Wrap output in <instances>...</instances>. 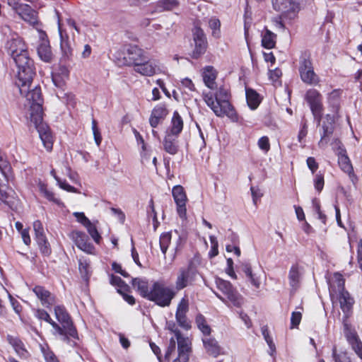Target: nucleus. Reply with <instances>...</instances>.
I'll return each mask as SVG.
<instances>
[{
	"label": "nucleus",
	"instance_id": "nucleus-24",
	"mask_svg": "<svg viewBox=\"0 0 362 362\" xmlns=\"http://www.w3.org/2000/svg\"><path fill=\"white\" fill-rule=\"evenodd\" d=\"M7 47L13 59L19 57L22 54L28 53L27 46L20 37L13 38L8 41Z\"/></svg>",
	"mask_w": 362,
	"mask_h": 362
},
{
	"label": "nucleus",
	"instance_id": "nucleus-45",
	"mask_svg": "<svg viewBox=\"0 0 362 362\" xmlns=\"http://www.w3.org/2000/svg\"><path fill=\"white\" fill-rule=\"evenodd\" d=\"M85 227L86 228L89 235L91 236L93 240L97 244H99L101 240V236L98 231L95 223L90 221Z\"/></svg>",
	"mask_w": 362,
	"mask_h": 362
},
{
	"label": "nucleus",
	"instance_id": "nucleus-7",
	"mask_svg": "<svg viewBox=\"0 0 362 362\" xmlns=\"http://www.w3.org/2000/svg\"><path fill=\"white\" fill-rule=\"evenodd\" d=\"M304 98L310 107L315 121L317 125H320L324 110L322 95L317 90L310 88L306 91Z\"/></svg>",
	"mask_w": 362,
	"mask_h": 362
},
{
	"label": "nucleus",
	"instance_id": "nucleus-15",
	"mask_svg": "<svg viewBox=\"0 0 362 362\" xmlns=\"http://www.w3.org/2000/svg\"><path fill=\"white\" fill-rule=\"evenodd\" d=\"M189 311V299L185 295L179 301L175 312V319L178 325L185 329L190 327L189 322L187 318V313Z\"/></svg>",
	"mask_w": 362,
	"mask_h": 362
},
{
	"label": "nucleus",
	"instance_id": "nucleus-10",
	"mask_svg": "<svg viewBox=\"0 0 362 362\" xmlns=\"http://www.w3.org/2000/svg\"><path fill=\"white\" fill-rule=\"evenodd\" d=\"M134 71L144 76H152L157 74H167L166 68L156 59H148V57H145L141 63L137 64L134 68Z\"/></svg>",
	"mask_w": 362,
	"mask_h": 362
},
{
	"label": "nucleus",
	"instance_id": "nucleus-23",
	"mask_svg": "<svg viewBox=\"0 0 362 362\" xmlns=\"http://www.w3.org/2000/svg\"><path fill=\"white\" fill-rule=\"evenodd\" d=\"M33 291L43 306L49 308L55 303V296L41 286H36Z\"/></svg>",
	"mask_w": 362,
	"mask_h": 362
},
{
	"label": "nucleus",
	"instance_id": "nucleus-29",
	"mask_svg": "<svg viewBox=\"0 0 362 362\" xmlns=\"http://www.w3.org/2000/svg\"><path fill=\"white\" fill-rule=\"evenodd\" d=\"M183 129V120L178 112L175 111L171 119L170 127L167 129L166 132L169 134L179 136Z\"/></svg>",
	"mask_w": 362,
	"mask_h": 362
},
{
	"label": "nucleus",
	"instance_id": "nucleus-58",
	"mask_svg": "<svg viewBox=\"0 0 362 362\" xmlns=\"http://www.w3.org/2000/svg\"><path fill=\"white\" fill-rule=\"evenodd\" d=\"M314 185L317 191L320 192L324 187V177L322 174L318 173L314 179Z\"/></svg>",
	"mask_w": 362,
	"mask_h": 362
},
{
	"label": "nucleus",
	"instance_id": "nucleus-13",
	"mask_svg": "<svg viewBox=\"0 0 362 362\" xmlns=\"http://www.w3.org/2000/svg\"><path fill=\"white\" fill-rule=\"evenodd\" d=\"M172 195L177 206V213L182 220L187 219V197L182 186L176 185L173 187Z\"/></svg>",
	"mask_w": 362,
	"mask_h": 362
},
{
	"label": "nucleus",
	"instance_id": "nucleus-62",
	"mask_svg": "<svg viewBox=\"0 0 362 362\" xmlns=\"http://www.w3.org/2000/svg\"><path fill=\"white\" fill-rule=\"evenodd\" d=\"M10 168L8 162L1 156H0V171L6 177V171Z\"/></svg>",
	"mask_w": 362,
	"mask_h": 362
},
{
	"label": "nucleus",
	"instance_id": "nucleus-37",
	"mask_svg": "<svg viewBox=\"0 0 362 362\" xmlns=\"http://www.w3.org/2000/svg\"><path fill=\"white\" fill-rule=\"evenodd\" d=\"M338 163L340 166V168L344 173L350 175V177L354 175L352 165L350 162L349 157L345 154V153H341L339 154Z\"/></svg>",
	"mask_w": 362,
	"mask_h": 362
},
{
	"label": "nucleus",
	"instance_id": "nucleus-63",
	"mask_svg": "<svg viewBox=\"0 0 362 362\" xmlns=\"http://www.w3.org/2000/svg\"><path fill=\"white\" fill-rule=\"evenodd\" d=\"M345 337H346V339L348 341L349 344L354 341L355 340L359 339L357 333L356 331L354 330H348L345 333Z\"/></svg>",
	"mask_w": 362,
	"mask_h": 362
},
{
	"label": "nucleus",
	"instance_id": "nucleus-51",
	"mask_svg": "<svg viewBox=\"0 0 362 362\" xmlns=\"http://www.w3.org/2000/svg\"><path fill=\"white\" fill-rule=\"evenodd\" d=\"M92 131L94 136V140L98 146H99L102 141V136L100 129L98 127V124L95 119L92 120Z\"/></svg>",
	"mask_w": 362,
	"mask_h": 362
},
{
	"label": "nucleus",
	"instance_id": "nucleus-18",
	"mask_svg": "<svg viewBox=\"0 0 362 362\" xmlns=\"http://www.w3.org/2000/svg\"><path fill=\"white\" fill-rule=\"evenodd\" d=\"M34 315L36 318L40 320H43L52 325L53 329H54V334H59L61 337L62 340H67V337L64 332V329L61 328V327L57 324L54 321H53L49 315V313L43 310V309H35L34 310Z\"/></svg>",
	"mask_w": 362,
	"mask_h": 362
},
{
	"label": "nucleus",
	"instance_id": "nucleus-19",
	"mask_svg": "<svg viewBox=\"0 0 362 362\" xmlns=\"http://www.w3.org/2000/svg\"><path fill=\"white\" fill-rule=\"evenodd\" d=\"M327 284L329 285V296L332 299L339 291L344 290V279L342 275L338 272L334 273L332 276L327 278Z\"/></svg>",
	"mask_w": 362,
	"mask_h": 362
},
{
	"label": "nucleus",
	"instance_id": "nucleus-26",
	"mask_svg": "<svg viewBox=\"0 0 362 362\" xmlns=\"http://www.w3.org/2000/svg\"><path fill=\"white\" fill-rule=\"evenodd\" d=\"M302 277V271L300 267L296 264H293L288 272L289 285L291 291L295 292L300 287Z\"/></svg>",
	"mask_w": 362,
	"mask_h": 362
},
{
	"label": "nucleus",
	"instance_id": "nucleus-1",
	"mask_svg": "<svg viewBox=\"0 0 362 362\" xmlns=\"http://www.w3.org/2000/svg\"><path fill=\"white\" fill-rule=\"evenodd\" d=\"M27 91L21 95H25L28 105L30 106V119L37 129L39 136L43 144L44 147L47 151H51L53 147V137L49 127L43 121V98L42 97L41 89L35 86L31 90Z\"/></svg>",
	"mask_w": 362,
	"mask_h": 362
},
{
	"label": "nucleus",
	"instance_id": "nucleus-42",
	"mask_svg": "<svg viewBox=\"0 0 362 362\" xmlns=\"http://www.w3.org/2000/svg\"><path fill=\"white\" fill-rule=\"evenodd\" d=\"M167 327L169 330H170L172 332L175 334V339L177 341V349H179V341L183 340H186L187 346H190L191 343L188 337H185L182 335L180 332L177 329L176 327L175 324L173 322H168L167 323Z\"/></svg>",
	"mask_w": 362,
	"mask_h": 362
},
{
	"label": "nucleus",
	"instance_id": "nucleus-33",
	"mask_svg": "<svg viewBox=\"0 0 362 362\" xmlns=\"http://www.w3.org/2000/svg\"><path fill=\"white\" fill-rule=\"evenodd\" d=\"M262 46L266 49H272L275 47L276 35L265 28L261 33Z\"/></svg>",
	"mask_w": 362,
	"mask_h": 362
},
{
	"label": "nucleus",
	"instance_id": "nucleus-44",
	"mask_svg": "<svg viewBox=\"0 0 362 362\" xmlns=\"http://www.w3.org/2000/svg\"><path fill=\"white\" fill-rule=\"evenodd\" d=\"M196 323L198 328L202 331L204 336L210 334L211 328L206 324V320L202 315H198L196 317Z\"/></svg>",
	"mask_w": 362,
	"mask_h": 362
},
{
	"label": "nucleus",
	"instance_id": "nucleus-43",
	"mask_svg": "<svg viewBox=\"0 0 362 362\" xmlns=\"http://www.w3.org/2000/svg\"><path fill=\"white\" fill-rule=\"evenodd\" d=\"M110 284L117 287L118 293H122L123 291H127L129 286L121 279L120 277L111 275L110 279Z\"/></svg>",
	"mask_w": 362,
	"mask_h": 362
},
{
	"label": "nucleus",
	"instance_id": "nucleus-46",
	"mask_svg": "<svg viewBox=\"0 0 362 362\" xmlns=\"http://www.w3.org/2000/svg\"><path fill=\"white\" fill-rule=\"evenodd\" d=\"M180 89L185 93L194 92L196 90L194 84L189 78H185L180 81Z\"/></svg>",
	"mask_w": 362,
	"mask_h": 362
},
{
	"label": "nucleus",
	"instance_id": "nucleus-36",
	"mask_svg": "<svg viewBox=\"0 0 362 362\" xmlns=\"http://www.w3.org/2000/svg\"><path fill=\"white\" fill-rule=\"evenodd\" d=\"M177 0H158L156 3V10L158 12L172 11L178 7Z\"/></svg>",
	"mask_w": 362,
	"mask_h": 362
},
{
	"label": "nucleus",
	"instance_id": "nucleus-32",
	"mask_svg": "<svg viewBox=\"0 0 362 362\" xmlns=\"http://www.w3.org/2000/svg\"><path fill=\"white\" fill-rule=\"evenodd\" d=\"M334 296L339 298L342 311L344 313H348L354 303V299L350 296L349 293L346 291L343 290Z\"/></svg>",
	"mask_w": 362,
	"mask_h": 362
},
{
	"label": "nucleus",
	"instance_id": "nucleus-20",
	"mask_svg": "<svg viewBox=\"0 0 362 362\" xmlns=\"http://www.w3.org/2000/svg\"><path fill=\"white\" fill-rule=\"evenodd\" d=\"M6 339L8 344L13 347L16 355L21 359H27L30 356V353L26 349L22 340L16 336L8 334Z\"/></svg>",
	"mask_w": 362,
	"mask_h": 362
},
{
	"label": "nucleus",
	"instance_id": "nucleus-52",
	"mask_svg": "<svg viewBox=\"0 0 362 362\" xmlns=\"http://www.w3.org/2000/svg\"><path fill=\"white\" fill-rule=\"evenodd\" d=\"M211 247L209 252V256L211 258L216 257L218 254V243L216 238L214 235L209 236Z\"/></svg>",
	"mask_w": 362,
	"mask_h": 362
},
{
	"label": "nucleus",
	"instance_id": "nucleus-28",
	"mask_svg": "<svg viewBox=\"0 0 362 362\" xmlns=\"http://www.w3.org/2000/svg\"><path fill=\"white\" fill-rule=\"evenodd\" d=\"M202 341L206 352L209 355L217 357L221 354V346L214 338L210 337V334L204 336Z\"/></svg>",
	"mask_w": 362,
	"mask_h": 362
},
{
	"label": "nucleus",
	"instance_id": "nucleus-54",
	"mask_svg": "<svg viewBox=\"0 0 362 362\" xmlns=\"http://www.w3.org/2000/svg\"><path fill=\"white\" fill-rule=\"evenodd\" d=\"M8 299L14 312L17 315H18L20 319L22 320L21 317V313L22 311V306L21 303L16 298H14L10 293H8Z\"/></svg>",
	"mask_w": 362,
	"mask_h": 362
},
{
	"label": "nucleus",
	"instance_id": "nucleus-34",
	"mask_svg": "<svg viewBox=\"0 0 362 362\" xmlns=\"http://www.w3.org/2000/svg\"><path fill=\"white\" fill-rule=\"evenodd\" d=\"M241 269L249 279L251 284L258 288L260 286V279L256 274L252 273L251 265L248 262H243L241 264Z\"/></svg>",
	"mask_w": 362,
	"mask_h": 362
},
{
	"label": "nucleus",
	"instance_id": "nucleus-48",
	"mask_svg": "<svg viewBox=\"0 0 362 362\" xmlns=\"http://www.w3.org/2000/svg\"><path fill=\"white\" fill-rule=\"evenodd\" d=\"M209 24L212 30V35L216 38H218L220 37V21L218 18H212L210 19Z\"/></svg>",
	"mask_w": 362,
	"mask_h": 362
},
{
	"label": "nucleus",
	"instance_id": "nucleus-40",
	"mask_svg": "<svg viewBox=\"0 0 362 362\" xmlns=\"http://www.w3.org/2000/svg\"><path fill=\"white\" fill-rule=\"evenodd\" d=\"M172 239V232H165L160 235L159 244L162 253L165 257L166 252L170 244Z\"/></svg>",
	"mask_w": 362,
	"mask_h": 362
},
{
	"label": "nucleus",
	"instance_id": "nucleus-25",
	"mask_svg": "<svg viewBox=\"0 0 362 362\" xmlns=\"http://www.w3.org/2000/svg\"><path fill=\"white\" fill-rule=\"evenodd\" d=\"M168 110L165 105L159 104L152 110L149 123L153 128H156L158 124L165 119L168 115Z\"/></svg>",
	"mask_w": 362,
	"mask_h": 362
},
{
	"label": "nucleus",
	"instance_id": "nucleus-49",
	"mask_svg": "<svg viewBox=\"0 0 362 362\" xmlns=\"http://www.w3.org/2000/svg\"><path fill=\"white\" fill-rule=\"evenodd\" d=\"M40 192L43 194L44 197L49 201L53 202L58 205L61 204V201L59 199L56 198L54 194L52 192L49 191L46 186L41 185Z\"/></svg>",
	"mask_w": 362,
	"mask_h": 362
},
{
	"label": "nucleus",
	"instance_id": "nucleus-60",
	"mask_svg": "<svg viewBox=\"0 0 362 362\" xmlns=\"http://www.w3.org/2000/svg\"><path fill=\"white\" fill-rule=\"evenodd\" d=\"M58 185L60 188L63 189L64 190H66L69 192H77L76 189L71 186L66 180H62L61 179L58 180L57 182Z\"/></svg>",
	"mask_w": 362,
	"mask_h": 362
},
{
	"label": "nucleus",
	"instance_id": "nucleus-59",
	"mask_svg": "<svg viewBox=\"0 0 362 362\" xmlns=\"http://www.w3.org/2000/svg\"><path fill=\"white\" fill-rule=\"evenodd\" d=\"M52 78L55 86L58 88H63L65 85L66 81L67 80L66 78H63L60 75L57 74L54 72L52 75Z\"/></svg>",
	"mask_w": 362,
	"mask_h": 362
},
{
	"label": "nucleus",
	"instance_id": "nucleus-39",
	"mask_svg": "<svg viewBox=\"0 0 362 362\" xmlns=\"http://www.w3.org/2000/svg\"><path fill=\"white\" fill-rule=\"evenodd\" d=\"M35 239L42 253L45 255H49L51 249L45 233L35 235Z\"/></svg>",
	"mask_w": 362,
	"mask_h": 362
},
{
	"label": "nucleus",
	"instance_id": "nucleus-5",
	"mask_svg": "<svg viewBox=\"0 0 362 362\" xmlns=\"http://www.w3.org/2000/svg\"><path fill=\"white\" fill-rule=\"evenodd\" d=\"M176 296V291L163 282L154 281L151 286V294L148 300L153 302L161 308L169 307Z\"/></svg>",
	"mask_w": 362,
	"mask_h": 362
},
{
	"label": "nucleus",
	"instance_id": "nucleus-21",
	"mask_svg": "<svg viewBox=\"0 0 362 362\" xmlns=\"http://www.w3.org/2000/svg\"><path fill=\"white\" fill-rule=\"evenodd\" d=\"M45 33H40V40L37 47V54L41 60L45 62H51L53 54L49 45V42L44 37Z\"/></svg>",
	"mask_w": 362,
	"mask_h": 362
},
{
	"label": "nucleus",
	"instance_id": "nucleus-38",
	"mask_svg": "<svg viewBox=\"0 0 362 362\" xmlns=\"http://www.w3.org/2000/svg\"><path fill=\"white\" fill-rule=\"evenodd\" d=\"M246 100L251 110H255L261 102L259 95L252 89H246Z\"/></svg>",
	"mask_w": 362,
	"mask_h": 362
},
{
	"label": "nucleus",
	"instance_id": "nucleus-53",
	"mask_svg": "<svg viewBox=\"0 0 362 362\" xmlns=\"http://www.w3.org/2000/svg\"><path fill=\"white\" fill-rule=\"evenodd\" d=\"M358 357L362 361V341L360 339L349 344Z\"/></svg>",
	"mask_w": 362,
	"mask_h": 362
},
{
	"label": "nucleus",
	"instance_id": "nucleus-17",
	"mask_svg": "<svg viewBox=\"0 0 362 362\" xmlns=\"http://www.w3.org/2000/svg\"><path fill=\"white\" fill-rule=\"evenodd\" d=\"M70 237L78 249L88 254H94L95 247L88 242V238L85 233L81 231H73L71 232Z\"/></svg>",
	"mask_w": 362,
	"mask_h": 362
},
{
	"label": "nucleus",
	"instance_id": "nucleus-30",
	"mask_svg": "<svg viewBox=\"0 0 362 362\" xmlns=\"http://www.w3.org/2000/svg\"><path fill=\"white\" fill-rule=\"evenodd\" d=\"M132 285L137 289L143 298L148 300L151 294V288H148V282L147 279L141 278L133 279Z\"/></svg>",
	"mask_w": 362,
	"mask_h": 362
},
{
	"label": "nucleus",
	"instance_id": "nucleus-31",
	"mask_svg": "<svg viewBox=\"0 0 362 362\" xmlns=\"http://www.w3.org/2000/svg\"><path fill=\"white\" fill-rule=\"evenodd\" d=\"M202 77L204 84L209 88L213 90L216 88V72L212 66H206L204 68Z\"/></svg>",
	"mask_w": 362,
	"mask_h": 362
},
{
	"label": "nucleus",
	"instance_id": "nucleus-27",
	"mask_svg": "<svg viewBox=\"0 0 362 362\" xmlns=\"http://www.w3.org/2000/svg\"><path fill=\"white\" fill-rule=\"evenodd\" d=\"M165 151L170 155H175L179 151L178 136L165 133L163 141Z\"/></svg>",
	"mask_w": 362,
	"mask_h": 362
},
{
	"label": "nucleus",
	"instance_id": "nucleus-12",
	"mask_svg": "<svg viewBox=\"0 0 362 362\" xmlns=\"http://www.w3.org/2000/svg\"><path fill=\"white\" fill-rule=\"evenodd\" d=\"M196 276V271L193 269L191 265L187 267H182L177 273L175 287H173L176 291V294L178 291L184 289L188 286L194 280Z\"/></svg>",
	"mask_w": 362,
	"mask_h": 362
},
{
	"label": "nucleus",
	"instance_id": "nucleus-41",
	"mask_svg": "<svg viewBox=\"0 0 362 362\" xmlns=\"http://www.w3.org/2000/svg\"><path fill=\"white\" fill-rule=\"evenodd\" d=\"M59 33L60 36V47L63 53L68 55L71 52V47L69 42V38L66 33L62 30L59 24Z\"/></svg>",
	"mask_w": 362,
	"mask_h": 362
},
{
	"label": "nucleus",
	"instance_id": "nucleus-47",
	"mask_svg": "<svg viewBox=\"0 0 362 362\" xmlns=\"http://www.w3.org/2000/svg\"><path fill=\"white\" fill-rule=\"evenodd\" d=\"M332 358L334 362H351L346 351H340L339 353H337L335 347L332 349Z\"/></svg>",
	"mask_w": 362,
	"mask_h": 362
},
{
	"label": "nucleus",
	"instance_id": "nucleus-2",
	"mask_svg": "<svg viewBox=\"0 0 362 362\" xmlns=\"http://www.w3.org/2000/svg\"><path fill=\"white\" fill-rule=\"evenodd\" d=\"M228 90L221 86L215 94L204 92L203 99L217 117L227 116L233 122H238V116L229 101Z\"/></svg>",
	"mask_w": 362,
	"mask_h": 362
},
{
	"label": "nucleus",
	"instance_id": "nucleus-55",
	"mask_svg": "<svg viewBox=\"0 0 362 362\" xmlns=\"http://www.w3.org/2000/svg\"><path fill=\"white\" fill-rule=\"evenodd\" d=\"M41 350L46 362H59L54 353L49 350V349L42 346Z\"/></svg>",
	"mask_w": 362,
	"mask_h": 362
},
{
	"label": "nucleus",
	"instance_id": "nucleus-8",
	"mask_svg": "<svg viewBox=\"0 0 362 362\" xmlns=\"http://www.w3.org/2000/svg\"><path fill=\"white\" fill-rule=\"evenodd\" d=\"M298 71L301 81L305 84L316 86L320 83V78L314 71L313 63L307 54L300 58Z\"/></svg>",
	"mask_w": 362,
	"mask_h": 362
},
{
	"label": "nucleus",
	"instance_id": "nucleus-6",
	"mask_svg": "<svg viewBox=\"0 0 362 362\" xmlns=\"http://www.w3.org/2000/svg\"><path fill=\"white\" fill-rule=\"evenodd\" d=\"M216 284L218 289L224 296H223L215 292L216 296L227 306L233 305L240 308L243 305V297L229 281L218 278L216 280Z\"/></svg>",
	"mask_w": 362,
	"mask_h": 362
},
{
	"label": "nucleus",
	"instance_id": "nucleus-61",
	"mask_svg": "<svg viewBox=\"0 0 362 362\" xmlns=\"http://www.w3.org/2000/svg\"><path fill=\"white\" fill-rule=\"evenodd\" d=\"M73 215L76 218L77 221L84 226L90 221L83 212H74Z\"/></svg>",
	"mask_w": 362,
	"mask_h": 362
},
{
	"label": "nucleus",
	"instance_id": "nucleus-64",
	"mask_svg": "<svg viewBox=\"0 0 362 362\" xmlns=\"http://www.w3.org/2000/svg\"><path fill=\"white\" fill-rule=\"evenodd\" d=\"M307 165L308 168L314 173L318 168V164L313 157H308L307 158Z\"/></svg>",
	"mask_w": 362,
	"mask_h": 362
},
{
	"label": "nucleus",
	"instance_id": "nucleus-4",
	"mask_svg": "<svg viewBox=\"0 0 362 362\" xmlns=\"http://www.w3.org/2000/svg\"><path fill=\"white\" fill-rule=\"evenodd\" d=\"M17 67V79L16 84L19 88L20 93L27 91L30 86L33 77L35 75L34 63L29 57L28 53H24L13 59Z\"/></svg>",
	"mask_w": 362,
	"mask_h": 362
},
{
	"label": "nucleus",
	"instance_id": "nucleus-50",
	"mask_svg": "<svg viewBox=\"0 0 362 362\" xmlns=\"http://www.w3.org/2000/svg\"><path fill=\"white\" fill-rule=\"evenodd\" d=\"M79 271L81 272V274L84 277L88 279L90 271V265L89 263L86 259H79Z\"/></svg>",
	"mask_w": 362,
	"mask_h": 362
},
{
	"label": "nucleus",
	"instance_id": "nucleus-14",
	"mask_svg": "<svg viewBox=\"0 0 362 362\" xmlns=\"http://www.w3.org/2000/svg\"><path fill=\"white\" fill-rule=\"evenodd\" d=\"M193 40L194 49L192 51V57L197 59L205 53L207 47V41L204 31L199 27H195L193 30Z\"/></svg>",
	"mask_w": 362,
	"mask_h": 362
},
{
	"label": "nucleus",
	"instance_id": "nucleus-3",
	"mask_svg": "<svg viewBox=\"0 0 362 362\" xmlns=\"http://www.w3.org/2000/svg\"><path fill=\"white\" fill-rule=\"evenodd\" d=\"M341 91L339 89H335L329 93L327 97L329 107L332 114H327L322 123L321 139L319 142L320 146L324 142L327 143V138L333 133L335 116L338 115L340 109V99Z\"/></svg>",
	"mask_w": 362,
	"mask_h": 362
},
{
	"label": "nucleus",
	"instance_id": "nucleus-57",
	"mask_svg": "<svg viewBox=\"0 0 362 362\" xmlns=\"http://www.w3.org/2000/svg\"><path fill=\"white\" fill-rule=\"evenodd\" d=\"M258 146L259 148L264 151V152H268L270 149V144L269 141V138L267 136H262L258 140Z\"/></svg>",
	"mask_w": 362,
	"mask_h": 362
},
{
	"label": "nucleus",
	"instance_id": "nucleus-16",
	"mask_svg": "<svg viewBox=\"0 0 362 362\" xmlns=\"http://www.w3.org/2000/svg\"><path fill=\"white\" fill-rule=\"evenodd\" d=\"M146 57V52L142 49L136 45H129L127 49L124 59L127 65L133 66L134 69L137 64L145 60Z\"/></svg>",
	"mask_w": 362,
	"mask_h": 362
},
{
	"label": "nucleus",
	"instance_id": "nucleus-22",
	"mask_svg": "<svg viewBox=\"0 0 362 362\" xmlns=\"http://www.w3.org/2000/svg\"><path fill=\"white\" fill-rule=\"evenodd\" d=\"M14 11L30 24H35L37 22V12L28 4H21Z\"/></svg>",
	"mask_w": 362,
	"mask_h": 362
},
{
	"label": "nucleus",
	"instance_id": "nucleus-11",
	"mask_svg": "<svg viewBox=\"0 0 362 362\" xmlns=\"http://www.w3.org/2000/svg\"><path fill=\"white\" fill-rule=\"evenodd\" d=\"M272 6L276 11L281 12V18L293 21L299 11L297 0H272Z\"/></svg>",
	"mask_w": 362,
	"mask_h": 362
},
{
	"label": "nucleus",
	"instance_id": "nucleus-35",
	"mask_svg": "<svg viewBox=\"0 0 362 362\" xmlns=\"http://www.w3.org/2000/svg\"><path fill=\"white\" fill-rule=\"evenodd\" d=\"M186 340L179 341L178 356L173 362H187L191 346H187Z\"/></svg>",
	"mask_w": 362,
	"mask_h": 362
},
{
	"label": "nucleus",
	"instance_id": "nucleus-56",
	"mask_svg": "<svg viewBox=\"0 0 362 362\" xmlns=\"http://www.w3.org/2000/svg\"><path fill=\"white\" fill-rule=\"evenodd\" d=\"M302 318V314L300 312H293L291 317V328H295L298 326Z\"/></svg>",
	"mask_w": 362,
	"mask_h": 362
},
{
	"label": "nucleus",
	"instance_id": "nucleus-9",
	"mask_svg": "<svg viewBox=\"0 0 362 362\" xmlns=\"http://www.w3.org/2000/svg\"><path fill=\"white\" fill-rule=\"evenodd\" d=\"M54 314L57 320L62 325L61 328L67 337V340H62L68 344L71 343L70 338L78 339V333L76 327L64 306L57 305L54 308Z\"/></svg>",
	"mask_w": 362,
	"mask_h": 362
}]
</instances>
